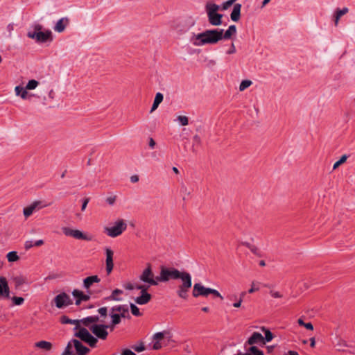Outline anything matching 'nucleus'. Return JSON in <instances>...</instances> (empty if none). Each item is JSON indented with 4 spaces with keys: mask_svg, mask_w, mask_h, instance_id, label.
Here are the masks:
<instances>
[{
    "mask_svg": "<svg viewBox=\"0 0 355 355\" xmlns=\"http://www.w3.org/2000/svg\"><path fill=\"white\" fill-rule=\"evenodd\" d=\"M236 33V26L230 25L225 32L223 29L217 28L205 30L198 34L193 33L189 40L193 46H201L206 44H215L223 39H230Z\"/></svg>",
    "mask_w": 355,
    "mask_h": 355,
    "instance_id": "f257e3e1",
    "label": "nucleus"
},
{
    "mask_svg": "<svg viewBox=\"0 0 355 355\" xmlns=\"http://www.w3.org/2000/svg\"><path fill=\"white\" fill-rule=\"evenodd\" d=\"M171 279H181L182 284L178 286L176 293L181 299L187 300L188 293L192 286L191 275L187 272L180 271L175 268H162L159 276H157L159 282H168Z\"/></svg>",
    "mask_w": 355,
    "mask_h": 355,
    "instance_id": "f03ea898",
    "label": "nucleus"
},
{
    "mask_svg": "<svg viewBox=\"0 0 355 355\" xmlns=\"http://www.w3.org/2000/svg\"><path fill=\"white\" fill-rule=\"evenodd\" d=\"M27 37L34 40L37 43L51 42L53 40L51 31L44 29L42 25L38 23H34L29 27Z\"/></svg>",
    "mask_w": 355,
    "mask_h": 355,
    "instance_id": "7ed1b4c3",
    "label": "nucleus"
},
{
    "mask_svg": "<svg viewBox=\"0 0 355 355\" xmlns=\"http://www.w3.org/2000/svg\"><path fill=\"white\" fill-rule=\"evenodd\" d=\"M205 9L207 15L208 21L211 25L218 26L222 24L223 15L218 12L220 10L218 5L209 1L206 3Z\"/></svg>",
    "mask_w": 355,
    "mask_h": 355,
    "instance_id": "20e7f679",
    "label": "nucleus"
},
{
    "mask_svg": "<svg viewBox=\"0 0 355 355\" xmlns=\"http://www.w3.org/2000/svg\"><path fill=\"white\" fill-rule=\"evenodd\" d=\"M192 295L194 297H198L200 296L207 297L209 295H213L214 297H219L221 300L223 299V297L217 290L207 288L200 283H196L194 284Z\"/></svg>",
    "mask_w": 355,
    "mask_h": 355,
    "instance_id": "39448f33",
    "label": "nucleus"
},
{
    "mask_svg": "<svg viewBox=\"0 0 355 355\" xmlns=\"http://www.w3.org/2000/svg\"><path fill=\"white\" fill-rule=\"evenodd\" d=\"M74 331L75 337L80 338L82 341L87 343L92 347H96L98 339L93 336L85 327L79 325V327Z\"/></svg>",
    "mask_w": 355,
    "mask_h": 355,
    "instance_id": "423d86ee",
    "label": "nucleus"
},
{
    "mask_svg": "<svg viewBox=\"0 0 355 355\" xmlns=\"http://www.w3.org/2000/svg\"><path fill=\"white\" fill-rule=\"evenodd\" d=\"M127 228V224L123 219H119L115 221L112 227H106L104 228V232L112 238L120 236Z\"/></svg>",
    "mask_w": 355,
    "mask_h": 355,
    "instance_id": "0eeeda50",
    "label": "nucleus"
},
{
    "mask_svg": "<svg viewBox=\"0 0 355 355\" xmlns=\"http://www.w3.org/2000/svg\"><path fill=\"white\" fill-rule=\"evenodd\" d=\"M139 279L144 283H147L148 287L150 286H157L159 282L157 276L155 277L150 264L143 270L139 276Z\"/></svg>",
    "mask_w": 355,
    "mask_h": 355,
    "instance_id": "6e6552de",
    "label": "nucleus"
},
{
    "mask_svg": "<svg viewBox=\"0 0 355 355\" xmlns=\"http://www.w3.org/2000/svg\"><path fill=\"white\" fill-rule=\"evenodd\" d=\"M62 231L65 236H71L76 239H80L88 241L93 239V236L92 235L83 233L79 230H73L67 227H62Z\"/></svg>",
    "mask_w": 355,
    "mask_h": 355,
    "instance_id": "1a4fd4ad",
    "label": "nucleus"
},
{
    "mask_svg": "<svg viewBox=\"0 0 355 355\" xmlns=\"http://www.w3.org/2000/svg\"><path fill=\"white\" fill-rule=\"evenodd\" d=\"M110 326L106 324H92L89 330L96 336V338L106 340L108 336L107 329Z\"/></svg>",
    "mask_w": 355,
    "mask_h": 355,
    "instance_id": "9d476101",
    "label": "nucleus"
},
{
    "mask_svg": "<svg viewBox=\"0 0 355 355\" xmlns=\"http://www.w3.org/2000/svg\"><path fill=\"white\" fill-rule=\"evenodd\" d=\"M171 338V334L169 331H164L162 332L155 333L153 335V339L154 343L153 345V349L158 350L162 347V341L166 339L168 341Z\"/></svg>",
    "mask_w": 355,
    "mask_h": 355,
    "instance_id": "9b49d317",
    "label": "nucleus"
},
{
    "mask_svg": "<svg viewBox=\"0 0 355 355\" xmlns=\"http://www.w3.org/2000/svg\"><path fill=\"white\" fill-rule=\"evenodd\" d=\"M54 301L55 303V306L59 309L73 304L69 295H68L65 293H62L56 295L55 297L54 298Z\"/></svg>",
    "mask_w": 355,
    "mask_h": 355,
    "instance_id": "f8f14e48",
    "label": "nucleus"
},
{
    "mask_svg": "<svg viewBox=\"0 0 355 355\" xmlns=\"http://www.w3.org/2000/svg\"><path fill=\"white\" fill-rule=\"evenodd\" d=\"M148 286L143 285V288L141 291V295L135 299V302L139 305H144L148 304L151 300V295L147 292Z\"/></svg>",
    "mask_w": 355,
    "mask_h": 355,
    "instance_id": "ddd939ff",
    "label": "nucleus"
},
{
    "mask_svg": "<svg viewBox=\"0 0 355 355\" xmlns=\"http://www.w3.org/2000/svg\"><path fill=\"white\" fill-rule=\"evenodd\" d=\"M73 296L76 298V305H80L82 302H87L90 300L91 292L87 291V293H85L82 291L74 289L72 291Z\"/></svg>",
    "mask_w": 355,
    "mask_h": 355,
    "instance_id": "4468645a",
    "label": "nucleus"
},
{
    "mask_svg": "<svg viewBox=\"0 0 355 355\" xmlns=\"http://www.w3.org/2000/svg\"><path fill=\"white\" fill-rule=\"evenodd\" d=\"M68 343H71V348L73 346L78 355H87L89 352V349L83 345V343L76 339L71 340Z\"/></svg>",
    "mask_w": 355,
    "mask_h": 355,
    "instance_id": "2eb2a0df",
    "label": "nucleus"
},
{
    "mask_svg": "<svg viewBox=\"0 0 355 355\" xmlns=\"http://www.w3.org/2000/svg\"><path fill=\"white\" fill-rule=\"evenodd\" d=\"M335 347L337 350L342 352H348L349 354H355V346L349 345L345 340L339 339L336 343Z\"/></svg>",
    "mask_w": 355,
    "mask_h": 355,
    "instance_id": "dca6fc26",
    "label": "nucleus"
},
{
    "mask_svg": "<svg viewBox=\"0 0 355 355\" xmlns=\"http://www.w3.org/2000/svg\"><path fill=\"white\" fill-rule=\"evenodd\" d=\"M10 288L6 278L0 276V299H9L10 297Z\"/></svg>",
    "mask_w": 355,
    "mask_h": 355,
    "instance_id": "f3484780",
    "label": "nucleus"
},
{
    "mask_svg": "<svg viewBox=\"0 0 355 355\" xmlns=\"http://www.w3.org/2000/svg\"><path fill=\"white\" fill-rule=\"evenodd\" d=\"M110 311L119 314L122 318L130 317L128 307L125 304L114 306Z\"/></svg>",
    "mask_w": 355,
    "mask_h": 355,
    "instance_id": "a211bd4d",
    "label": "nucleus"
},
{
    "mask_svg": "<svg viewBox=\"0 0 355 355\" xmlns=\"http://www.w3.org/2000/svg\"><path fill=\"white\" fill-rule=\"evenodd\" d=\"M105 254H106V271L107 274H110L113 270L114 263H113V251L109 248H105Z\"/></svg>",
    "mask_w": 355,
    "mask_h": 355,
    "instance_id": "6ab92c4d",
    "label": "nucleus"
},
{
    "mask_svg": "<svg viewBox=\"0 0 355 355\" xmlns=\"http://www.w3.org/2000/svg\"><path fill=\"white\" fill-rule=\"evenodd\" d=\"M69 18L62 17L56 22L53 29L55 32L62 33L65 30L66 27L69 25Z\"/></svg>",
    "mask_w": 355,
    "mask_h": 355,
    "instance_id": "aec40b11",
    "label": "nucleus"
},
{
    "mask_svg": "<svg viewBox=\"0 0 355 355\" xmlns=\"http://www.w3.org/2000/svg\"><path fill=\"white\" fill-rule=\"evenodd\" d=\"M100 281L101 279L97 275L87 277L83 279V287L87 291H89L94 283H98Z\"/></svg>",
    "mask_w": 355,
    "mask_h": 355,
    "instance_id": "412c9836",
    "label": "nucleus"
},
{
    "mask_svg": "<svg viewBox=\"0 0 355 355\" xmlns=\"http://www.w3.org/2000/svg\"><path fill=\"white\" fill-rule=\"evenodd\" d=\"M261 343L265 344L263 336L259 332H254L248 340L250 345Z\"/></svg>",
    "mask_w": 355,
    "mask_h": 355,
    "instance_id": "4be33fe9",
    "label": "nucleus"
},
{
    "mask_svg": "<svg viewBox=\"0 0 355 355\" xmlns=\"http://www.w3.org/2000/svg\"><path fill=\"white\" fill-rule=\"evenodd\" d=\"M35 347L41 349L44 352H50L53 348V344L46 340H40L35 343Z\"/></svg>",
    "mask_w": 355,
    "mask_h": 355,
    "instance_id": "5701e85b",
    "label": "nucleus"
},
{
    "mask_svg": "<svg viewBox=\"0 0 355 355\" xmlns=\"http://www.w3.org/2000/svg\"><path fill=\"white\" fill-rule=\"evenodd\" d=\"M241 8V5L240 3H236L234 6L233 10L230 15V17L232 21H238L240 19Z\"/></svg>",
    "mask_w": 355,
    "mask_h": 355,
    "instance_id": "b1692460",
    "label": "nucleus"
},
{
    "mask_svg": "<svg viewBox=\"0 0 355 355\" xmlns=\"http://www.w3.org/2000/svg\"><path fill=\"white\" fill-rule=\"evenodd\" d=\"M40 204V201H35L32 203L31 205L25 207L23 210L24 215L26 218L29 217L33 211L37 208L39 205Z\"/></svg>",
    "mask_w": 355,
    "mask_h": 355,
    "instance_id": "393cba45",
    "label": "nucleus"
},
{
    "mask_svg": "<svg viewBox=\"0 0 355 355\" xmlns=\"http://www.w3.org/2000/svg\"><path fill=\"white\" fill-rule=\"evenodd\" d=\"M110 316L112 319L111 324L109 325L111 331H112L116 324L121 322V315L110 311Z\"/></svg>",
    "mask_w": 355,
    "mask_h": 355,
    "instance_id": "a878e982",
    "label": "nucleus"
},
{
    "mask_svg": "<svg viewBox=\"0 0 355 355\" xmlns=\"http://www.w3.org/2000/svg\"><path fill=\"white\" fill-rule=\"evenodd\" d=\"M349 10L347 8H343V9H337L334 14V24L335 26H338L340 18L347 14Z\"/></svg>",
    "mask_w": 355,
    "mask_h": 355,
    "instance_id": "bb28decb",
    "label": "nucleus"
},
{
    "mask_svg": "<svg viewBox=\"0 0 355 355\" xmlns=\"http://www.w3.org/2000/svg\"><path fill=\"white\" fill-rule=\"evenodd\" d=\"M164 98L163 94L160 92L156 94L153 104L152 105L150 112L155 111L159 106V105L162 102Z\"/></svg>",
    "mask_w": 355,
    "mask_h": 355,
    "instance_id": "cd10ccee",
    "label": "nucleus"
},
{
    "mask_svg": "<svg viewBox=\"0 0 355 355\" xmlns=\"http://www.w3.org/2000/svg\"><path fill=\"white\" fill-rule=\"evenodd\" d=\"M15 92L17 96H19L22 99H26L28 97V92L25 87L21 86H16Z\"/></svg>",
    "mask_w": 355,
    "mask_h": 355,
    "instance_id": "c85d7f7f",
    "label": "nucleus"
},
{
    "mask_svg": "<svg viewBox=\"0 0 355 355\" xmlns=\"http://www.w3.org/2000/svg\"><path fill=\"white\" fill-rule=\"evenodd\" d=\"M60 321L62 324H74V330L79 327V322L78 320H71L67 318V316H62L60 318Z\"/></svg>",
    "mask_w": 355,
    "mask_h": 355,
    "instance_id": "c756f323",
    "label": "nucleus"
},
{
    "mask_svg": "<svg viewBox=\"0 0 355 355\" xmlns=\"http://www.w3.org/2000/svg\"><path fill=\"white\" fill-rule=\"evenodd\" d=\"M261 329L265 334V337H263L264 342L266 343L271 341L273 338V334H272V332L268 329L264 327H262Z\"/></svg>",
    "mask_w": 355,
    "mask_h": 355,
    "instance_id": "7c9ffc66",
    "label": "nucleus"
},
{
    "mask_svg": "<svg viewBox=\"0 0 355 355\" xmlns=\"http://www.w3.org/2000/svg\"><path fill=\"white\" fill-rule=\"evenodd\" d=\"M6 257L9 262H15L19 259V257L17 255L16 251H11L8 252L6 255Z\"/></svg>",
    "mask_w": 355,
    "mask_h": 355,
    "instance_id": "2f4dec72",
    "label": "nucleus"
},
{
    "mask_svg": "<svg viewBox=\"0 0 355 355\" xmlns=\"http://www.w3.org/2000/svg\"><path fill=\"white\" fill-rule=\"evenodd\" d=\"M123 293V291L120 289H115L112 291V295L108 297L110 300H121L120 298L117 297L118 295H121Z\"/></svg>",
    "mask_w": 355,
    "mask_h": 355,
    "instance_id": "473e14b6",
    "label": "nucleus"
},
{
    "mask_svg": "<svg viewBox=\"0 0 355 355\" xmlns=\"http://www.w3.org/2000/svg\"><path fill=\"white\" fill-rule=\"evenodd\" d=\"M38 81L35 80H31L28 81L25 88L26 89V90H32L35 89L38 86Z\"/></svg>",
    "mask_w": 355,
    "mask_h": 355,
    "instance_id": "72a5a7b5",
    "label": "nucleus"
},
{
    "mask_svg": "<svg viewBox=\"0 0 355 355\" xmlns=\"http://www.w3.org/2000/svg\"><path fill=\"white\" fill-rule=\"evenodd\" d=\"M124 288L127 290H134V289H137V290H139V289H141L143 288V285H141V284H133L132 283H128L124 285Z\"/></svg>",
    "mask_w": 355,
    "mask_h": 355,
    "instance_id": "f704fd0d",
    "label": "nucleus"
},
{
    "mask_svg": "<svg viewBox=\"0 0 355 355\" xmlns=\"http://www.w3.org/2000/svg\"><path fill=\"white\" fill-rule=\"evenodd\" d=\"M252 81L250 80H243L239 85V90L241 92L244 91L245 89L249 87L252 85Z\"/></svg>",
    "mask_w": 355,
    "mask_h": 355,
    "instance_id": "c9c22d12",
    "label": "nucleus"
},
{
    "mask_svg": "<svg viewBox=\"0 0 355 355\" xmlns=\"http://www.w3.org/2000/svg\"><path fill=\"white\" fill-rule=\"evenodd\" d=\"M347 159V155H343L339 160H338L336 162L334 163V166H333V169L335 170L339 166H340L341 164H343V163H345L346 162Z\"/></svg>",
    "mask_w": 355,
    "mask_h": 355,
    "instance_id": "e433bc0d",
    "label": "nucleus"
},
{
    "mask_svg": "<svg viewBox=\"0 0 355 355\" xmlns=\"http://www.w3.org/2000/svg\"><path fill=\"white\" fill-rule=\"evenodd\" d=\"M297 323L299 324V325L304 327L306 329L309 330L313 329V326L311 322L305 323L302 318L298 319Z\"/></svg>",
    "mask_w": 355,
    "mask_h": 355,
    "instance_id": "4c0bfd02",
    "label": "nucleus"
},
{
    "mask_svg": "<svg viewBox=\"0 0 355 355\" xmlns=\"http://www.w3.org/2000/svg\"><path fill=\"white\" fill-rule=\"evenodd\" d=\"M177 120L182 125H187L189 124V119L186 116H178Z\"/></svg>",
    "mask_w": 355,
    "mask_h": 355,
    "instance_id": "58836bf2",
    "label": "nucleus"
},
{
    "mask_svg": "<svg viewBox=\"0 0 355 355\" xmlns=\"http://www.w3.org/2000/svg\"><path fill=\"white\" fill-rule=\"evenodd\" d=\"M130 309H131V313H132V315H134L135 316L141 315V313L139 308L135 304H130Z\"/></svg>",
    "mask_w": 355,
    "mask_h": 355,
    "instance_id": "ea45409f",
    "label": "nucleus"
},
{
    "mask_svg": "<svg viewBox=\"0 0 355 355\" xmlns=\"http://www.w3.org/2000/svg\"><path fill=\"white\" fill-rule=\"evenodd\" d=\"M87 320H89V316L86 317V318H83L81 320H78L79 325L81 326V324H83V326L87 327L89 329V327H91V325L92 324L91 321H89Z\"/></svg>",
    "mask_w": 355,
    "mask_h": 355,
    "instance_id": "a19ab883",
    "label": "nucleus"
},
{
    "mask_svg": "<svg viewBox=\"0 0 355 355\" xmlns=\"http://www.w3.org/2000/svg\"><path fill=\"white\" fill-rule=\"evenodd\" d=\"M116 200V195H110L107 196L105 199L106 202L110 205H114Z\"/></svg>",
    "mask_w": 355,
    "mask_h": 355,
    "instance_id": "79ce46f5",
    "label": "nucleus"
},
{
    "mask_svg": "<svg viewBox=\"0 0 355 355\" xmlns=\"http://www.w3.org/2000/svg\"><path fill=\"white\" fill-rule=\"evenodd\" d=\"M12 300L15 305H18V306L21 305L24 302V299L23 297H16V296L12 297Z\"/></svg>",
    "mask_w": 355,
    "mask_h": 355,
    "instance_id": "37998d69",
    "label": "nucleus"
},
{
    "mask_svg": "<svg viewBox=\"0 0 355 355\" xmlns=\"http://www.w3.org/2000/svg\"><path fill=\"white\" fill-rule=\"evenodd\" d=\"M250 351L254 354V355H263V352L259 349L257 347L255 346H252L250 348Z\"/></svg>",
    "mask_w": 355,
    "mask_h": 355,
    "instance_id": "c03bdc74",
    "label": "nucleus"
},
{
    "mask_svg": "<svg viewBox=\"0 0 355 355\" xmlns=\"http://www.w3.org/2000/svg\"><path fill=\"white\" fill-rule=\"evenodd\" d=\"M61 355H73L71 348V343H68Z\"/></svg>",
    "mask_w": 355,
    "mask_h": 355,
    "instance_id": "a18cd8bd",
    "label": "nucleus"
},
{
    "mask_svg": "<svg viewBox=\"0 0 355 355\" xmlns=\"http://www.w3.org/2000/svg\"><path fill=\"white\" fill-rule=\"evenodd\" d=\"M98 312L102 317L105 318L107 315V307H101L98 309Z\"/></svg>",
    "mask_w": 355,
    "mask_h": 355,
    "instance_id": "49530a36",
    "label": "nucleus"
},
{
    "mask_svg": "<svg viewBox=\"0 0 355 355\" xmlns=\"http://www.w3.org/2000/svg\"><path fill=\"white\" fill-rule=\"evenodd\" d=\"M270 294L272 297L275 298H281L282 297V295L279 292L274 290H271L270 291Z\"/></svg>",
    "mask_w": 355,
    "mask_h": 355,
    "instance_id": "de8ad7c7",
    "label": "nucleus"
},
{
    "mask_svg": "<svg viewBox=\"0 0 355 355\" xmlns=\"http://www.w3.org/2000/svg\"><path fill=\"white\" fill-rule=\"evenodd\" d=\"M89 321H91L92 324H97L96 323L99 321V317L97 315L89 316Z\"/></svg>",
    "mask_w": 355,
    "mask_h": 355,
    "instance_id": "09e8293b",
    "label": "nucleus"
},
{
    "mask_svg": "<svg viewBox=\"0 0 355 355\" xmlns=\"http://www.w3.org/2000/svg\"><path fill=\"white\" fill-rule=\"evenodd\" d=\"M233 4L232 1L231 0H228L223 3L222 9L223 10H227Z\"/></svg>",
    "mask_w": 355,
    "mask_h": 355,
    "instance_id": "8fccbe9b",
    "label": "nucleus"
},
{
    "mask_svg": "<svg viewBox=\"0 0 355 355\" xmlns=\"http://www.w3.org/2000/svg\"><path fill=\"white\" fill-rule=\"evenodd\" d=\"M134 349L137 352H141L145 350V347L143 343H141L139 345L134 347Z\"/></svg>",
    "mask_w": 355,
    "mask_h": 355,
    "instance_id": "3c124183",
    "label": "nucleus"
},
{
    "mask_svg": "<svg viewBox=\"0 0 355 355\" xmlns=\"http://www.w3.org/2000/svg\"><path fill=\"white\" fill-rule=\"evenodd\" d=\"M259 290L258 287H255V283L253 282H252L251 288L248 290L249 293H253L255 291H257Z\"/></svg>",
    "mask_w": 355,
    "mask_h": 355,
    "instance_id": "603ef678",
    "label": "nucleus"
},
{
    "mask_svg": "<svg viewBox=\"0 0 355 355\" xmlns=\"http://www.w3.org/2000/svg\"><path fill=\"white\" fill-rule=\"evenodd\" d=\"M236 53V47L234 43H232L230 49L227 51V54H233Z\"/></svg>",
    "mask_w": 355,
    "mask_h": 355,
    "instance_id": "864d4df0",
    "label": "nucleus"
},
{
    "mask_svg": "<svg viewBox=\"0 0 355 355\" xmlns=\"http://www.w3.org/2000/svg\"><path fill=\"white\" fill-rule=\"evenodd\" d=\"M34 245V244L33 243V241H26L25 244H24V248L26 250H29L30 248H31Z\"/></svg>",
    "mask_w": 355,
    "mask_h": 355,
    "instance_id": "5fc2aeb1",
    "label": "nucleus"
},
{
    "mask_svg": "<svg viewBox=\"0 0 355 355\" xmlns=\"http://www.w3.org/2000/svg\"><path fill=\"white\" fill-rule=\"evenodd\" d=\"M122 355H136V354L130 349H126L123 350V352H122Z\"/></svg>",
    "mask_w": 355,
    "mask_h": 355,
    "instance_id": "6e6d98bb",
    "label": "nucleus"
},
{
    "mask_svg": "<svg viewBox=\"0 0 355 355\" xmlns=\"http://www.w3.org/2000/svg\"><path fill=\"white\" fill-rule=\"evenodd\" d=\"M155 141H154V139L153 138H149V143H148V145H149V147L152 149H153L155 146Z\"/></svg>",
    "mask_w": 355,
    "mask_h": 355,
    "instance_id": "4d7b16f0",
    "label": "nucleus"
},
{
    "mask_svg": "<svg viewBox=\"0 0 355 355\" xmlns=\"http://www.w3.org/2000/svg\"><path fill=\"white\" fill-rule=\"evenodd\" d=\"M130 181L132 183L137 182L139 181V176L137 175H132L130 177Z\"/></svg>",
    "mask_w": 355,
    "mask_h": 355,
    "instance_id": "13d9d810",
    "label": "nucleus"
},
{
    "mask_svg": "<svg viewBox=\"0 0 355 355\" xmlns=\"http://www.w3.org/2000/svg\"><path fill=\"white\" fill-rule=\"evenodd\" d=\"M242 301L241 299H239L237 302L233 304V306L235 308H239L241 306Z\"/></svg>",
    "mask_w": 355,
    "mask_h": 355,
    "instance_id": "bf43d9fd",
    "label": "nucleus"
},
{
    "mask_svg": "<svg viewBox=\"0 0 355 355\" xmlns=\"http://www.w3.org/2000/svg\"><path fill=\"white\" fill-rule=\"evenodd\" d=\"M193 139V141L197 144H199L200 143V138L198 135H194Z\"/></svg>",
    "mask_w": 355,
    "mask_h": 355,
    "instance_id": "052dcab7",
    "label": "nucleus"
},
{
    "mask_svg": "<svg viewBox=\"0 0 355 355\" xmlns=\"http://www.w3.org/2000/svg\"><path fill=\"white\" fill-rule=\"evenodd\" d=\"M88 202H89V199H85L82 205V207H81V210L82 211H84L88 204Z\"/></svg>",
    "mask_w": 355,
    "mask_h": 355,
    "instance_id": "680f3d73",
    "label": "nucleus"
},
{
    "mask_svg": "<svg viewBox=\"0 0 355 355\" xmlns=\"http://www.w3.org/2000/svg\"><path fill=\"white\" fill-rule=\"evenodd\" d=\"M245 245L247 247H248L252 252H254V253H255V252H256V250H257V248H256L254 246H252V245H250L249 243H246V244H245Z\"/></svg>",
    "mask_w": 355,
    "mask_h": 355,
    "instance_id": "e2e57ef3",
    "label": "nucleus"
},
{
    "mask_svg": "<svg viewBox=\"0 0 355 355\" xmlns=\"http://www.w3.org/2000/svg\"><path fill=\"white\" fill-rule=\"evenodd\" d=\"M43 243H44L43 240L40 239V240L35 241V243H34V245L40 246V245H43Z\"/></svg>",
    "mask_w": 355,
    "mask_h": 355,
    "instance_id": "0e129e2a",
    "label": "nucleus"
},
{
    "mask_svg": "<svg viewBox=\"0 0 355 355\" xmlns=\"http://www.w3.org/2000/svg\"><path fill=\"white\" fill-rule=\"evenodd\" d=\"M310 345L311 347H314L315 345V340L314 338H310Z\"/></svg>",
    "mask_w": 355,
    "mask_h": 355,
    "instance_id": "69168bd1",
    "label": "nucleus"
},
{
    "mask_svg": "<svg viewBox=\"0 0 355 355\" xmlns=\"http://www.w3.org/2000/svg\"><path fill=\"white\" fill-rule=\"evenodd\" d=\"M288 355H299L298 353L295 351H289Z\"/></svg>",
    "mask_w": 355,
    "mask_h": 355,
    "instance_id": "338daca9",
    "label": "nucleus"
},
{
    "mask_svg": "<svg viewBox=\"0 0 355 355\" xmlns=\"http://www.w3.org/2000/svg\"><path fill=\"white\" fill-rule=\"evenodd\" d=\"M245 294H246V293L245 291L241 292V294H240L239 299H241L242 302H243V299L245 297Z\"/></svg>",
    "mask_w": 355,
    "mask_h": 355,
    "instance_id": "774afa93",
    "label": "nucleus"
}]
</instances>
